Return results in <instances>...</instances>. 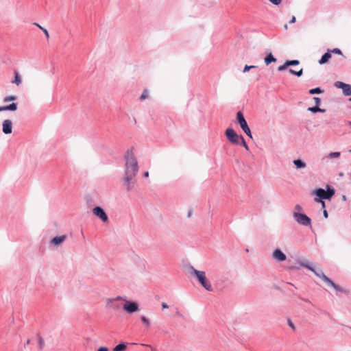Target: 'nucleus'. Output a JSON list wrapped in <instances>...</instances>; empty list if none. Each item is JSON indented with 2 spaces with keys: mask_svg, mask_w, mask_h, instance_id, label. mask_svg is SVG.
Returning a JSON list of instances; mask_svg holds the SVG:
<instances>
[{
  "mask_svg": "<svg viewBox=\"0 0 351 351\" xmlns=\"http://www.w3.org/2000/svg\"><path fill=\"white\" fill-rule=\"evenodd\" d=\"M162 308H169V306L167 304V303L162 302Z\"/></svg>",
  "mask_w": 351,
  "mask_h": 351,
  "instance_id": "obj_44",
  "label": "nucleus"
},
{
  "mask_svg": "<svg viewBox=\"0 0 351 351\" xmlns=\"http://www.w3.org/2000/svg\"><path fill=\"white\" fill-rule=\"evenodd\" d=\"M289 72L291 73L292 75H296L297 77H300L302 75L303 73V69H301L300 70L295 71L292 69H289Z\"/></svg>",
  "mask_w": 351,
  "mask_h": 351,
  "instance_id": "obj_24",
  "label": "nucleus"
},
{
  "mask_svg": "<svg viewBox=\"0 0 351 351\" xmlns=\"http://www.w3.org/2000/svg\"><path fill=\"white\" fill-rule=\"evenodd\" d=\"M349 101H351V97L349 98Z\"/></svg>",
  "mask_w": 351,
  "mask_h": 351,
  "instance_id": "obj_54",
  "label": "nucleus"
},
{
  "mask_svg": "<svg viewBox=\"0 0 351 351\" xmlns=\"http://www.w3.org/2000/svg\"><path fill=\"white\" fill-rule=\"evenodd\" d=\"M299 264L301 266H302L305 268H307L308 269H309L310 271L313 272L315 274V275H316L317 277L320 278L325 282H326V278H329L328 276H326L324 274V272L322 271V270L320 268L315 269V267H312L311 265V264L307 261H300L299 263Z\"/></svg>",
  "mask_w": 351,
  "mask_h": 351,
  "instance_id": "obj_6",
  "label": "nucleus"
},
{
  "mask_svg": "<svg viewBox=\"0 0 351 351\" xmlns=\"http://www.w3.org/2000/svg\"><path fill=\"white\" fill-rule=\"evenodd\" d=\"M271 3H272L274 5H278L282 0H269Z\"/></svg>",
  "mask_w": 351,
  "mask_h": 351,
  "instance_id": "obj_37",
  "label": "nucleus"
},
{
  "mask_svg": "<svg viewBox=\"0 0 351 351\" xmlns=\"http://www.w3.org/2000/svg\"><path fill=\"white\" fill-rule=\"evenodd\" d=\"M288 324L291 328L295 329V326L291 320H288Z\"/></svg>",
  "mask_w": 351,
  "mask_h": 351,
  "instance_id": "obj_41",
  "label": "nucleus"
},
{
  "mask_svg": "<svg viewBox=\"0 0 351 351\" xmlns=\"http://www.w3.org/2000/svg\"><path fill=\"white\" fill-rule=\"evenodd\" d=\"M16 99H17V97L15 95L6 96L5 97L3 98V102L6 103V102H8L10 101H14Z\"/></svg>",
  "mask_w": 351,
  "mask_h": 351,
  "instance_id": "obj_27",
  "label": "nucleus"
},
{
  "mask_svg": "<svg viewBox=\"0 0 351 351\" xmlns=\"http://www.w3.org/2000/svg\"><path fill=\"white\" fill-rule=\"evenodd\" d=\"M21 77L18 71H14V79L12 81V83L16 84L17 86L21 84Z\"/></svg>",
  "mask_w": 351,
  "mask_h": 351,
  "instance_id": "obj_21",
  "label": "nucleus"
},
{
  "mask_svg": "<svg viewBox=\"0 0 351 351\" xmlns=\"http://www.w3.org/2000/svg\"><path fill=\"white\" fill-rule=\"evenodd\" d=\"M256 67V66H254V65H251V66L245 65L243 71L244 73H245V72L250 71L251 69H254Z\"/></svg>",
  "mask_w": 351,
  "mask_h": 351,
  "instance_id": "obj_34",
  "label": "nucleus"
},
{
  "mask_svg": "<svg viewBox=\"0 0 351 351\" xmlns=\"http://www.w3.org/2000/svg\"><path fill=\"white\" fill-rule=\"evenodd\" d=\"M343 94L345 96H350L351 95V85L346 84L345 87L342 90Z\"/></svg>",
  "mask_w": 351,
  "mask_h": 351,
  "instance_id": "obj_22",
  "label": "nucleus"
},
{
  "mask_svg": "<svg viewBox=\"0 0 351 351\" xmlns=\"http://www.w3.org/2000/svg\"><path fill=\"white\" fill-rule=\"evenodd\" d=\"M66 239V235H62L59 237H55L51 240V243L54 245H59L62 243Z\"/></svg>",
  "mask_w": 351,
  "mask_h": 351,
  "instance_id": "obj_14",
  "label": "nucleus"
},
{
  "mask_svg": "<svg viewBox=\"0 0 351 351\" xmlns=\"http://www.w3.org/2000/svg\"><path fill=\"white\" fill-rule=\"evenodd\" d=\"M124 176L122 182L127 191H132L136 184L135 177L138 172V165L132 149H128L124 155Z\"/></svg>",
  "mask_w": 351,
  "mask_h": 351,
  "instance_id": "obj_1",
  "label": "nucleus"
},
{
  "mask_svg": "<svg viewBox=\"0 0 351 351\" xmlns=\"http://www.w3.org/2000/svg\"><path fill=\"white\" fill-rule=\"evenodd\" d=\"M284 29H286V30L288 29V25H287V24H285V25H284Z\"/></svg>",
  "mask_w": 351,
  "mask_h": 351,
  "instance_id": "obj_48",
  "label": "nucleus"
},
{
  "mask_svg": "<svg viewBox=\"0 0 351 351\" xmlns=\"http://www.w3.org/2000/svg\"><path fill=\"white\" fill-rule=\"evenodd\" d=\"M342 199H343V200H346V195H343V196H342Z\"/></svg>",
  "mask_w": 351,
  "mask_h": 351,
  "instance_id": "obj_51",
  "label": "nucleus"
},
{
  "mask_svg": "<svg viewBox=\"0 0 351 351\" xmlns=\"http://www.w3.org/2000/svg\"><path fill=\"white\" fill-rule=\"evenodd\" d=\"M341 155V152H330L327 157L329 158H339Z\"/></svg>",
  "mask_w": 351,
  "mask_h": 351,
  "instance_id": "obj_25",
  "label": "nucleus"
},
{
  "mask_svg": "<svg viewBox=\"0 0 351 351\" xmlns=\"http://www.w3.org/2000/svg\"><path fill=\"white\" fill-rule=\"evenodd\" d=\"M141 345L150 348L152 351H157V350H156L155 348H153L151 345H149V344H141Z\"/></svg>",
  "mask_w": 351,
  "mask_h": 351,
  "instance_id": "obj_42",
  "label": "nucleus"
},
{
  "mask_svg": "<svg viewBox=\"0 0 351 351\" xmlns=\"http://www.w3.org/2000/svg\"><path fill=\"white\" fill-rule=\"evenodd\" d=\"M147 97H148V91H147V90H144L140 97V99L144 100V99H147Z\"/></svg>",
  "mask_w": 351,
  "mask_h": 351,
  "instance_id": "obj_32",
  "label": "nucleus"
},
{
  "mask_svg": "<svg viewBox=\"0 0 351 351\" xmlns=\"http://www.w3.org/2000/svg\"><path fill=\"white\" fill-rule=\"evenodd\" d=\"M307 110L310 111L313 113H315V112L324 113L326 112L325 109L320 108L319 106H315L313 107H309V108H308Z\"/></svg>",
  "mask_w": 351,
  "mask_h": 351,
  "instance_id": "obj_19",
  "label": "nucleus"
},
{
  "mask_svg": "<svg viewBox=\"0 0 351 351\" xmlns=\"http://www.w3.org/2000/svg\"><path fill=\"white\" fill-rule=\"evenodd\" d=\"M273 258L282 262L286 260L287 256L280 249H276L273 252Z\"/></svg>",
  "mask_w": 351,
  "mask_h": 351,
  "instance_id": "obj_12",
  "label": "nucleus"
},
{
  "mask_svg": "<svg viewBox=\"0 0 351 351\" xmlns=\"http://www.w3.org/2000/svg\"><path fill=\"white\" fill-rule=\"evenodd\" d=\"M149 176V172L148 171H145L144 173H143V177L145 178H147Z\"/></svg>",
  "mask_w": 351,
  "mask_h": 351,
  "instance_id": "obj_46",
  "label": "nucleus"
},
{
  "mask_svg": "<svg viewBox=\"0 0 351 351\" xmlns=\"http://www.w3.org/2000/svg\"><path fill=\"white\" fill-rule=\"evenodd\" d=\"M346 84V83H343L342 82L337 81L335 83V86L337 88H341L343 90V88L345 87Z\"/></svg>",
  "mask_w": 351,
  "mask_h": 351,
  "instance_id": "obj_31",
  "label": "nucleus"
},
{
  "mask_svg": "<svg viewBox=\"0 0 351 351\" xmlns=\"http://www.w3.org/2000/svg\"><path fill=\"white\" fill-rule=\"evenodd\" d=\"M225 135L227 139L234 145L240 144V136L232 128L226 129Z\"/></svg>",
  "mask_w": 351,
  "mask_h": 351,
  "instance_id": "obj_7",
  "label": "nucleus"
},
{
  "mask_svg": "<svg viewBox=\"0 0 351 351\" xmlns=\"http://www.w3.org/2000/svg\"><path fill=\"white\" fill-rule=\"evenodd\" d=\"M293 217L295 221L300 225H302L304 226H311V218L304 213H300L294 211L293 213Z\"/></svg>",
  "mask_w": 351,
  "mask_h": 351,
  "instance_id": "obj_5",
  "label": "nucleus"
},
{
  "mask_svg": "<svg viewBox=\"0 0 351 351\" xmlns=\"http://www.w3.org/2000/svg\"><path fill=\"white\" fill-rule=\"evenodd\" d=\"M93 213L104 223L108 221L107 214L106 213L104 208L101 206H95L93 208Z\"/></svg>",
  "mask_w": 351,
  "mask_h": 351,
  "instance_id": "obj_10",
  "label": "nucleus"
},
{
  "mask_svg": "<svg viewBox=\"0 0 351 351\" xmlns=\"http://www.w3.org/2000/svg\"><path fill=\"white\" fill-rule=\"evenodd\" d=\"M326 190L319 188L313 191L312 193L316 195V197L314 199L315 202H319V201L324 199L330 200L332 198L335 193V189L328 184L326 185Z\"/></svg>",
  "mask_w": 351,
  "mask_h": 351,
  "instance_id": "obj_2",
  "label": "nucleus"
},
{
  "mask_svg": "<svg viewBox=\"0 0 351 351\" xmlns=\"http://www.w3.org/2000/svg\"><path fill=\"white\" fill-rule=\"evenodd\" d=\"M37 339H38L39 348L43 349L45 346V341H44L43 339L39 335L37 337Z\"/></svg>",
  "mask_w": 351,
  "mask_h": 351,
  "instance_id": "obj_29",
  "label": "nucleus"
},
{
  "mask_svg": "<svg viewBox=\"0 0 351 351\" xmlns=\"http://www.w3.org/2000/svg\"><path fill=\"white\" fill-rule=\"evenodd\" d=\"M323 215H324V217L325 218H327V217H328V212H327V210H324Z\"/></svg>",
  "mask_w": 351,
  "mask_h": 351,
  "instance_id": "obj_45",
  "label": "nucleus"
},
{
  "mask_svg": "<svg viewBox=\"0 0 351 351\" xmlns=\"http://www.w3.org/2000/svg\"><path fill=\"white\" fill-rule=\"evenodd\" d=\"M29 343H30V340H29V339H27V340L26 343H27V344H29Z\"/></svg>",
  "mask_w": 351,
  "mask_h": 351,
  "instance_id": "obj_52",
  "label": "nucleus"
},
{
  "mask_svg": "<svg viewBox=\"0 0 351 351\" xmlns=\"http://www.w3.org/2000/svg\"><path fill=\"white\" fill-rule=\"evenodd\" d=\"M319 202L322 204V208H325V202H324V200L319 201Z\"/></svg>",
  "mask_w": 351,
  "mask_h": 351,
  "instance_id": "obj_47",
  "label": "nucleus"
},
{
  "mask_svg": "<svg viewBox=\"0 0 351 351\" xmlns=\"http://www.w3.org/2000/svg\"><path fill=\"white\" fill-rule=\"evenodd\" d=\"M2 126V131L5 134H10L12 133V123L10 120L6 119L3 121Z\"/></svg>",
  "mask_w": 351,
  "mask_h": 351,
  "instance_id": "obj_11",
  "label": "nucleus"
},
{
  "mask_svg": "<svg viewBox=\"0 0 351 351\" xmlns=\"http://www.w3.org/2000/svg\"><path fill=\"white\" fill-rule=\"evenodd\" d=\"M339 176H341V177L343 176V173H339Z\"/></svg>",
  "mask_w": 351,
  "mask_h": 351,
  "instance_id": "obj_53",
  "label": "nucleus"
},
{
  "mask_svg": "<svg viewBox=\"0 0 351 351\" xmlns=\"http://www.w3.org/2000/svg\"><path fill=\"white\" fill-rule=\"evenodd\" d=\"M295 210L296 212L300 213V211L302 210V206L300 205L296 204L295 206Z\"/></svg>",
  "mask_w": 351,
  "mask_h": 351,
  "instance_id": "obj_38",
  "label": "nucleus"
},
{
  "mask_svg": "<svg viewBox=\"0 0 351 351\" xmlns=\"http://www.w3.org/2000/svg\"><path fill=\"white\" fill-rule=\"evenodd\" d=\"M191 213H192V212H191V210H189V213H188V217H191Z\"/></svg>",
  "mask_w": 351,
  "mask_h": 351,
  "instance_id": "obj_49",
  "label": "nucleus"
},
{
  "mask_svg": "<svg viewBox=\"0 0 351 351\" xmlns=\"http://www.w3.org/2000/svg\"><path fill=\"white\" fill-rule=\"evenodd\" d=\"M336 53L338 55H342L341 51L338 48H335L332 50H330V53Z\"/></svg>",
  "mask_w": 351,
  "mask_h": 351,
  "instance_id": "obj_35",
  "label": "nucleus"
},
{
  "mask_svg": "<svg viewBox=\"0 0 351 351\" xmlns=\"http://www.w3.org/2000/svg\"><path fill=\"white\" fill-rule=\"evenodd\" d=\"M296 169H302L306 167V164L301 159H295L293 161Z\"/></svg>",
  "mask_w": 351,
  "mask_h": 351,
  "instance_id": "obj_17",
  "label": "nucleus"
},
{
  "mask_svg": "<svg viewBox=\"0 0 351 351\" xmlns=\"http://www.w3.org/2000/svg\"><path fill=\"white\" fill-rule=\"evenodd\" d=\"M313 100L315 101V106H319L320 105L321 99L319 97H314Z\"/></svg>",
  "mask_w": 351,
  "mask_h": 351,
  "instance_id": "obj_36",
  "label": "nucleus"
},
{
  "mask_svg": "<svg viewBox=\"0 0 351 351\" xmlns=\"http://www.w3.org/2000/svg\"><path fill=\"white\" fill-rule=\"evenodd\" d=\"M97 351H108L106 347H100Z\"/></svg>",
  "mask_w": 351,
  "mask_h": 351,
  "instance_id": "obj_40",
  "label": "nucleus"
},
{
  "mask_svg": "<svg viewBox=\"0 0 351 351\" xmlns=\"http://www.w3.org/2000/svg\"><path fill=\"white\" fill-rule=\"evenodd\" d=\"M288 67H289V66H288V64H287V62H285L284 63V64H282V65H281V66H279L278 67V71H284V70L287 69Z\"/></svg>",
  "mask_w": 351,
  "mask_h": 351,
  "instance_id": "obj_33",
  "label": "nucleus"
},
{
  "mask_svg": "<svg viewBox=\"0 0 351 351\" xmlns=\"http://www.w3.org/2000/svg\"><path fill=\"white\" fill-rule=\"evenodd\" d=\"M189 269L191 274L196 277L198 282L206 291H213V287L210 282L207 280L206 273L204 271H199L195 269L193 266H191Z\"/></svg>",
  "mask_w": 351,
  "mask_h": 351,
  "instance_id": "obj_3",
  "label": "nucleus"
},
{
  "mask_svg": "<svg viewBox=\"0 0 351 351\" xmlns=\"http://www.w3.org/2000/svg\"><path fill=\"white\" fill-rule=\"evenodd\" d=\"M35 25L38 27L40 29L41 28H43L40 25H38V23H35Z\"/></svg>",
  "mask_w": 351,
  "mask_h": 351,
  "instance_id": "obj_50",
  "label": "nucleus"
},
{
  "mask_svg": "<svg viewBox=\"0 0 351 351\" xmlns=\"http://www.w3.org/2000/svg\"><path fill=\"white\" fill-rule=\"evenodd\" d=\"M331 58V53H330V50H328L327 52H326L322 56V58H320V60H319V64H326V62H328V61Z\"/></svg>",
  "mask_w": 351,
  "mask_h": 351,
  "instance_id": "obj_16",
  "label": "nucleus"
},
{
  "mask_svg": "<svg viewBox=\"0 0 351 351\" xmlns=\"http://www.w3.org/2000/svg\"><path fill=\"white\" fill-rule=\"evenodd\" d=\"M237 121L239 124L241 128L246 134L247 136L252 138V134L251 130L247 125V123L244 117V115L241 111H239L237 113Z\"/></svg>",
  "mask_w": 351,
  "mask_h": 351,
  "instance_id": "obj_4",
  "label": "nucleus"
},
{
  "mask_svg": "<svg viewBox=\"0 0 351 351\" xmlns=\"http://www.w3.org/2000/svg\"><path fill=\"white\" fill-rule=\"evenodd\" d=\"M322 92H323V90L319 87H316V88L310 89L308 91L309 94H311V95L320 94Z\"/></svg>",
  "mask_w": 351,
  "mask_h": 351,
  "instance_id": "obj_23",
  "label": "nucleus"
},
{
  "mask_svg": "<svg viewBox=\"0 0 351 351\" xmlns=\"http://www.w3.org/2000/svg\"><path fill=\"white\" fill-rule=\"evenodd\" d=\"M329 286L332 287L334 289H335L338 292L348 293V291L345 290L343 288L341 287L339 285L335 284L330 278H326V282Z\"/></svg>",
  "mask_w": 351,
  "mask_h": 351,
  "instance_id": "obj_13",
  "label": "nucleus"
},
{
  "mask_svg": "<svg viewBox=\"0 0 351 351\" xmlns=\"http://www.w3.org/2000/svg\"><path fill=\"white\" fill-rule=\"evenodd\" d=\"M264 61L266 65H269L271 62H275L276 61V58L274 57L271 53H269L266 55Z\"/></svg>",
  "mask_w": 351,
  "mask_h": 351,
  "instance_id": "obj_18",
  "label": "nucleus"
},
{
  "mask_svg": "<svg viewBox=\"0 0 351 351\" xmlns=\"http://www.w3.org/2000/svg\"><path fill=\"white\" fill-rule=\"evenodd\" d=\"M122 308L125 312L132 314L139 310V305L136 302L125 301Z\"/></svg>",
  "mask_w": 351,
  "mask_h": 351,
  "instance_id": "obj_9",
  "label": "nucleus"
},
{
  "mask_svg": "<svg viewBox=\"0 0 351 351\" xmlns=\"http://www.w3.org/2000/svg\"><path fill=\"white\" fill-rule=\"evenodd\" d=\"M240 138L241 139H240V144L239 145H241L243 147H244L246 150H249V147L247 145V143H246V142H245V139H244V138H243V136L242 135H240Z\"/></svg>",
  "mask_w": 351,
  "mask_h": 351,
  "instance_id": "obj_28",
  "label": "nucleus"
},
{
  "mask_svg": "<svg viewBox=\"0 0 351 351\" xmlns=\"http://www.w3.org/2000/svg\"><path fill=\"white\" fill-rule=\"evenodd\" d=\"M18 104L12 103L7 106H0V112L1 111H15L17 110Z\"/></svg>",
  "mask_w": 351,
  "mask_h": 351,
  "instance_id": "obj_15",
  "label": "nucleus"
},
{
  "mask_svg": "<svg viewBox=\"0 0 351 351\" xmlns=\"http://www.w3.org/2000/svg\"><path fill=\"white\" fill-rule=\"evenodd\" d=\"M127 348V343L123 342L117 345L114 348L113 351H125Z\"/></svg>",
  "mask_w": 351,
  "mask_h": 351,
  "instance_id": "obj_20",
  "label": "nucleus"
},
{
  "mask_svg": "<svg viewBox=\"0 0 351 351\" xmlns=\"http://www.w3.org/2000/svg\"><path fill=\"white\" fill-rule=\"evenodd\" d=\"M286 62L289 66H296L300 64V62L298 60H287Z\"/></svg>",
  "mask_w": 351,
  "mask_h": 351,
  "instance_id": "obj_30",
  "label": "nucleus"
},
{
  "mask_svg": "<svg viewBox=\"0 0 351 351\" xmlns=\"http://www.w3.org/2000/svg\"><path fill=\"white\" fill-rule=\"evenodd\" d=\"M296 21L295 16H293L289 21V23H294Z\"/></svg>",
  "mask_w": 351,
  "mask_h": 351,
  "instance_id": "obj_43",
  "label": "nucleus"
},
{
  "mask_svg": "<svg viewBox=\"0 0 351 351\" xmlns=\"http://www.w3.org/2000/svg\"><path fill=\"white\" fill-rule=\"evenodd\" d=\"M41 29L43 30V33L46 36L47 38H48L49 37L48 31L45 28H41Z\"/></svg>",
  "mask_w": 351,
  "mask_h": 351,
  "instance_id": "obj_39",
  "label": "nucleus"
},
{
  "mask_svg": "<svg viewBox=\"0 0 351 351\" xmlns=\"http://www.w3.org/2000/svg\"><path fill=\"white\" fill-rule=\"evenodd\" d=\"M122 299L123 298L121 296H117L116 298L108 299L106 304L107 308L112 309L114 311H118L121 309L123 305L120 302V300Z\"/></svg>",
  "mask_w": 351,
  "mask_h": 351,
  "instance_id": "obj_8",
  "label": "nucleus"
},
{
  "mask_svg": "<svg viewBox=\"0 0 351 351\" xmlns=\"http://www.w3.org/2000/svg\"><path fill=\"white\" fill-rule=\"evenodd\" d=\"M141 319L142 321V322L143 323V324L146 326V327H149L150 326V321L148 318H147L144 315H142L141 317Z\"/></svg>",
  "mask_w": 351,
  "mask_h": 351,
  "instance_id": "obj_26",
  "label": "nucleus"
}]
</instances>
